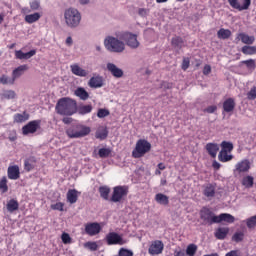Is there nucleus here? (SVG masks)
Returning a JSON list of instances; mask_svg holds the SVG:
<instances>
[{
  "instance_id": "obj_1",
  "label": "nucleus",
  "mask_w": 256,
  "mask_h": 256,
  "mask_svg": "<svg viewBox=\"0 0 256 256\" xmlns=\"http://www.w3.org/2000/svg\"><path fill=\"white\" fill-rule=\"evenodd\" d=\"M58 115L71 116L77 113V101L69 97L60 98L55 107Z\"/></svg>"
},
{
  "instance_id": "obj_2",
  "label": "nucleus",
  "mask_w": 256,
  "mask_h": 256,
  "mask_svg": "<svg viewBox=\"0 0 256 256\" xmlns=\"http://www.w3.org/2000/svg\"><path fill=\"white\" fill-rule=\"evenodd\" d=\"M64 19L67 27L75 29L81 23V12L75 8H68L64 12Z\"/></svg>"
},
{
  "instance_id": "obj_3",
  "label": "nucleus",
  "mask_w": 256,
  "mask_h": 256,
  "mask_svg": "<svg viewBox=\"0 0 256 256\" xmlns=\"http://www.w3.org/2000/svg\"><path fill=\"white\" fill-rule=\"evenodd\" d=\"M104 45L111 53H123L125 51V43L113 36H108L104 40Z\"/></svg>"
},
{
  "instance_id": "obj_4",
  "label": "nucleus",
  "mask_w": 256,
  "mask_h": 256,
  "mask_svg": "<svg viewBox=\"0 0 256 256\" xmlns=\"http://www.w3.org/2000/svg\"><path fill=\"white\" fill-rule=\"evenodd\" d=\"M149 151H151L150 142L145 139H139L132 151V157L134 159H141V157H145Z\"/></svg>"
},
{
  "instance_id": "obj_5",
  "label": "nucleus",
  "mask_w": 256,
  "mask_h": 256,
  "mask_svg": "<svg viewBox=\"0 0 256 256\" xmlns=\"http://www.w3.org/2000/svg\"><path fill=\"white\" fill-rule=\"evenodd\" d=\"M91 133V128L83 125H75L66 130V135L70 139H81V137H87Z\"/></svg>"
},
{
  "instance_id": "obj_6",
  "label": "nucleus",
  "mask_w": 256,
  "mask_h": 256,
  "mask_svg": "<svg viewBox=\"0 0 256 256\" xmlns=\"http://www.w3.org/2000/svg\"><path fill=\"white\" fill-rule=\"evenodd\" d=\"M120 41H125L126 45L130 47V49L139 48V40H137V34H133L131 32H120L116 35Z\"/></svg>"
},
{
  "instance_id": "obj_7",
  "label": "nucleus",
  "mask_w": 256,
  "mask_h": 256,
  "mask_svg": "<svg viewBox=\"0 0 256 256\" xmlns=\"http://www.w3.org/2000/svg\"><path fill=\"white\" fill-rule=\"evenodd\" d=\"M127 195H129V188L127 186H115L110 201L112 203H121Z\"/></svg>"
},
{
  "instance_id": "obj_8",
  "label": "nucleus",
  "mask_w": 256,
  "mask_h": 256,
  "mask_svg": "<svg viewBox=\"0 0 256 256\" xmlns=\"http://www.w3.org/2000/svg\"><path fill=\"white\" fill-rule=\"evenodd\" d=\"M250 169H251V162H249L248 159L241 160L235 164V167L233 169V175L234 177H239L243 175V173H249Z\"/></svg>"
},
{
  "instance_id": "obj_9",
  "label": "nucleus",
  "mask_w": 256,
  "mask_h": 256,
  "mask_svg": "<svg viewBox=\"0 0 256 256\" xmlns=\"http://www.w3.org/2000/svg\"><path fill=\"white\" fill-rule=\"evenodd\" d=\"M200 219L204 221L206 225L217 223V216L208 207H203L200 210Z\"/></svg>"
},
{
  "instance_id": "obj_10",
  "label": "nucleus",
  "mask_w": 256,
  "mask_h": 256,
  "mask_svg": "<svg viewBox=\"0 0 256 256\" xmlns=\"http://www.w3.org/2000/svg\"><path fill=\"white\" fill-rule=\"evenodd\" d=\"M41 129V120H32L22 127V135H34Z\"/></svg>"
},
{
  "instance_id": "obj_11",
  "label": "nucleus",
  "mask_w": 256,
  "mask_h": 256,
  "mask_svg": "<svg viewBox=\"0 0 256 256\" xmlns=\"http://www.w3.org/2000/svg\"><path fill=\"white\" fill-rule=\"evenodd\" d=\"M163 249H165V245L160 240H155L151 243L148 248L149 255H161L163 253Z\"/></svg>"
},
{
  "instance_id": "obj_12",
  "label": "nucleus",
  "mask_w": 256,
  "mask_h": 256,
  "mask_svg": "<svg viewBox=\"0 0 256 256\" xmlns=\"http://www.w3.org/2000/svg\"><path fill=\"white\" fill-rule=\"evenodd\" d=\"M85 233L90 237H95L101 233V224L97 222L87 223L85 225Z\"/></svg>"
},
{
  "instance_id": "obj_13",
  "label": "nucleus",
  "mask_w": 256,
  "mask_h": 256,
  "mask_svg": "<svg viewBox=\"0 0 256 256\" xmlns=\"http://www.w3.org/2000/svg\"><path fill=\"white\" fill-rule=\"evenodd\" d=\"M108 245H123V238L116 232H110L106 235Z\"/></svg>"
},
{
  "instance_id": "obj_14",
  "label": "nucleus",
  "mask_w": 256,
  "mask_h": 256,
  "mask_svg": "<svg viewBox=\"0 0 256 256\" xmlns=\"http://www.w3.org/2000/svg\"><path fill=\"white\" fill-rule=\"evenodd\" d=\"M7 175H8V179H11L12 181H17V179H20L21 171L19 169V166L18 165L9 166L7 169Z\"/></svg>"
},
{
  "instance_id": "obj_15",
  "label": "nucleus",
  "mask_w": 256,
  "mask_h": 256,
  "mask_svg": "<svg viewBox=\"0 0 256 256\" xmlns=\"http://www.w3.org/2000/svg\"><path fill=\"white\" fill-rule=\"evenodd\" d=\"M215 193H216V186L215 184H206L203 186V195L204 197H207V199H213V197H215Z\"/></svg>"
},
{
  "instance_id": "obj_16",
  "label": "nucleus",
  "mask_w": 256,
  "mask_h": 256,
  "mask_svg": "<svg viewBox=\"0 0 256 256\" xmlns=\"http://www.w3.org/2000/svg\"><path fill=\"white\" fill-rule=\"evenodd\" d=\"M88 86L91 87V89H99L103 87V78L100 75L91 77L88 81Z\"/></svg>"
},
{
  "instance_id": "obj_17",
  "label": "nucleus",
  "mask_w": 256,
  "mask_h": 256,
  "mask_svg": "<svg viewBox=\"0 0 256 256\" xmlns=\"http://www.w3.org/2000/svg\"><path fill=\"white\" fill-rule=\"evenodd\" d=\"M107 69L113 75V77H116V79H121L123 77V70L117 67V65L113 63L107 64Z\"/></svg>"
},
{
  "instance_id": "obj_18",
  "label": "nucleus",
  "mask_w": 256,
  "mask_h": 256,
  "mask_svg": "<svg viewBox=\"0 0 256 256\" xmlns=\"http://www.w3.org/2000/svg\"><path fill=\"white\" fill-rule=\"evenodd\" d=\"M71 72L73 73V75H76V77H87V75H89V72H87V70L81 68V66H79V64H72L70 66Z\"/></svg>"
},
{
  "instance_id": "obj_19",
  "label": "nucleus",
  "mask_w": 256,
  "mask_h": 256,
  "mask_svg": "<svg viewBox=\"0 0 256 256\" xmlns=\"http://www.w3.org/2000/svg\"><path fill=\"white\" fill-rule=\"evenodd\" d=\"M205 149H206L208 155H210V157H212V159H215V157H217V153H219V144L207 143L205 146Z\"/></svg>"
},
{
  "instance_id": "obj_20",
  "label": "nucleus",
  "mask_w": 256,
  "mask_h": 256,
  "mask_svg": "<svg viewBox=\"0 0 256 256\" xmlns=\"http://www.w3.org/2000/svg\"><path fill=\"white\" fill-rule=\"evenodd\" d=\"M236 41H242L245 45H253L255 43V36H249L245 33H239L236 37Z\"/></svg>"
},
{
  "instance_id": "obj_21",
  "label": "nucleus",
  "mask_w": 256,
  "mask_h": 256,
  "mask_svg": "<svg viewBox=\"0 0 256 256\" xmlns=\"http://www.w3.org/2000/svg\"><path fill=\"white\" fill-rule=\"evenodd\" d=\"M235 99L234 98H227L224 102H223V109L225 111V113H231L233 111H235Z\"/></svg>"
},
{
  "instance_id": "obj_22",
  "label": "nucleus",
  "mask_w": 256,
  "mask_h": 256,
  "mask_svg": "<svg viewBox=\"0 0 256 256\" xmlns=\"http://www.w3.org/2000/svg\"><path fill=\"white\" fill-rule=\"evenodd\" d=\"M79 193L80 192L75 189L68 190L66 195L68 203H71V205L77 203V199H79Z\"/></svg>"
},
{
  "instance_id": "obj_23",
  "label": "nucleus",
  "mask_w": 256,
  "mask_h": 256,
  "mask_svg": "<svg viewBox=\"0 0 256 256\" xmlns=\"http://www.w3.org/2000/svg\"><path fill=\"white\" fill-rule=\"evenodd\" d=\"M222 221L225 223H235V217L231 214L222 213L217 216L216 223H222Z\"/></svg>"
},
{
  "instance_id": "obj_24",
  "label": "nucleus",
  "mask_w": 256,
  "mask_h": 256,
  "mask_svg": "<svg viewBox=\"0 0 256 256\" xmlns=\"http://www.w3.org/2000/svg\"><path fill=\"white\" fill-rule=\"evenodd\" d=\"M28 70H29V66L27 64L20 65L13 70L12 77H14L15 80L19 79V77H21V75H23V73H25V71H28Z\"/></svg>"
},
{
  "instance_id": "obj_25",
  "label": "nucleus",
  "mask_w": 256,
  "mask_h": 256,
  "mask_svg": "<svg viewBox=\"0 0 256 256\" xmlns=\"http://www.w3.org/2000/svg\"><path fill=\"white\" fill-rule=\"evenodd\" d=\"M6 209L8 213H15V211H19V201L16 199H10L6 204Z\"/></svg>"
},
{
  "instance_id": "obj_26",
  "label": "nucleus",
  "mask_w": 256,
  "mask_h": 256,
  "mask_svg": "<svg viewBox=\"0 0 256 256\" xmlns=\"http://www.w3.org/2000/svg\"><path fill=\"white\" fill-rule=\"evenodd\" d=\"M231 152H227L225 150H220L218 154V161L221 163H228V161H233V155L229 154Z\"/></svg>"
},
{
  "instance_id": "obj_27",
  "label": "nucleus",
  "mask_w": 256,
  "mask_h": 256,
  "mask_svg": "<svg viewBox=\"0 0 256 256\" xmlns=\"http://www.w3.org/2000/svg\"><path fill=\"white\" fill-rule=\"evenodd\" d=\"M74 95H76V97H79L81 101H87V99H89V92H87V90H85V88L83 87H78L75 90Z\"/></svg>"
},
{
  "instance_id": "obj_28",
  "label": "nucleus",
  "mask_w": 256,
  "mask_h": 256,
  "mask_svg": "<svg viewBox=\"0 0 256 256\" xmlns=\"http://www.w3.org/2000/svg\"><path fill=\"white\" fill-rule=\"evenodd\" d=\"M25 121H29V113L27 111H24L21 113H16L14 115V123H25Z\"/></svg>"
},
{
  "instance_id": "obj_29",
  "label": "nucleus",
  "mask_w": 256,
  "mask_h": 256,
  "mask_svg": "<svg viewBox=\"0 0 256 256\" xmlns=\"http://www.w3.org/2000/svg\"><path fill=\"white\" fill-rule=\"evenodd\" d=\"M41 19V14L39 12H35L33 14L26 15L24 20L26 23H29L30 25L33 23H37Z\"/></svg>"
},
{
  "instance_id": "obj_30",
  "label": "nucleus",
  "mask_w": 256,
  "mask_h": 256,
  "mask_svg": "<svg viewBox=\"0 0 256 256\" xmlns=\"http://www.w3.org/2000/svg\"><path fill=\"white\" fill-rule=\"evenodd\" d=\"M155 201L156 203H159V205H169V196L163 194V193H158L155 195Z\"/></svg>"
},
{
  "instance_id": "obj_31",
  "label": "nucleus",
  "mask_w": 256,
  "mask_h": 256,
  "mask_svg": "<svg viewBox=\"0 0 256 256\" xmlns=\"http://www.w3.org/2000/svg\"><path fill=\"white\" fill-rule=\"evenodd\" d=\"M99 194L104 201H109V193H111V188L109 186H100L99 189Z\"/></svg>"
},
{
  "instance_id": "obj_32",
  "label": "nucleus",
  "mask_w": 256,
  "mask_h": 256,
  "mask_svg": "<svg viewBox=\"0 0 256 256\" xmlns=\"http://www.w3.org/2000/svg\"><path fill=\"white\" fill-rule=\"evenodd\" d=\"M172 47H176L177 49H183L185 45V41L180 36H175L171 40Z\"/></svg>"
},
{
  "instance_id": "obj_33",
  "label": "nucleus",
  "mask_w": 256,
  "mask_h": 256,
  "mask_svg": "<svg viewBox=\"0 0 256 256\" xmlns=\"http://www.w3.org/2000/svg\"><path fill=\"white\" fill-rule=\"evenodd\" d=\"M229 235V228H218L215 232L216 239L223 240Z\"/></svg>"
},
{
  "instance_id": "obj_34",
  "label": "nucleus",
  "mask_w": 256,
  "mask_h": 256,
  "mask_svg": "<svg viewBox=\"0 0 256 256\" xmlns=\"http://www.w3.org/2000/svg\"><path fill=\"white\" fill-rule=\"evenodd\" d=\"M231 35H232L231 30L225 29V28H221L217 32L218 39H223V40L229 39V37H231Z\"/></svg>"
},
{
  "instance_id": "obj_35",
  "label": "nucleus",
  "mask_w": 256,
  "mask_h": 256,
  "mask_svg": "<svg viewBox=\"0 0 256 256\" xmlns=\"http://www.w3.org/2000/svg\"><path fill=\"white\" fill-rule=\"evenodd\" d=\"M109 135V131H107V128H99L96 131V139H101V141L107 139V136Z\"/></svg>"
},
{
  "instance_id": "obj_36",
  "label": "nucleus",
  "mask_w": 256,
  "mask_h": 256,
  "mask_svg": "<svg viewBox=\"0 0 256 256\" xmlns=\"http://www.w3.org/2000/svg\"><path fill=\"white\" fill-rule=\"evenodd\" d=\"M254 181L255 179L253 176H246L242 179V185L246 187V189H251V187L254 185Z\"/></svg>"
},
{
  "instance_id": "obj_37",
  "label": "nucleus",
  "mask_w": 256,
  "mask_h": 256,
  "mask_svg": "<svg viewBox=\"0 0 256 256\" xmlns=\"http://www.w3.org/2000/svg\"><path fill=\"white\" fill-rule=\"evenodd\" d=\"M9 181L7 180V176H3L0 179V193H7L9 191V186L7 185Z\"/></svg>"
},
{
  "instance_id": "obj_38",
  "label": "nucleus",
  "mask_w": 256,
  "mask_h": 256,
  "mask_svg": "<svg viewBox=\"0 0 256 256\" xmlns=\"http://www.w3.org/2000/svg\"><path fill=\"white\" fill-rule=\"evenodd\" d=\"M0 83L2 85H15V77L12 76V78H9L7 75H2L0 77Z\"/></svg>"
},
{
  "instance_id": "obj_39",
  "label": "nucleus",
  "mask_w": 256,
  "mask_h": 256,
  "mask_svg": "<svg viewBox=\"0 0 256 256\" xmlns=\"http://www.w3.org/2000/svg\"><path fill=\"white\" fill-rule=\"evenodd\" d=\"M241 52L244 55H255L256 54V46H243Z\"/></svg>"
},
{
  "instance_id": "obj_40",
  "label": "nucleus",
  "mask_w": 256,
  "mask_h": 256,
  "mask_svg": "<svg viewBox=\"0 0 256 256\" xmlns=\"http://www.w3.org/2000/svg\"><path fill=\"white\" fill-rule=\"evenodd\" d=\"M98 155L101 159H107V157H111V148H100Z\"/></svg>"
},
{
  "instance_id": "obj_41",
  "label": "nucleus",
  "mask_w": 256,
  "mask_h": 256,
  "mask_svg": "<svg viewBox=\"0 0 256 256\" xmlns=\"http://www.w3.org/2000/svg\"><path fill=\"white\" fill-rule=\"evenodd\" d=\"M220 147L221 151H226L228 153H231V151H233V143L228 141H222Z\"/></svg>"
},
{
  "instance_id": "obj_42",
  "label": "nucleus",
  "mask_w": 256,
  "mask_h": 256,
  "mask_svg": "<svg viewBox=\"0 0 256 256\" xmlns=\"http://www.w3.org/2000/svg\"><path fill=\"white\" fill-rule=\"evenodd\" d=\"M93 111V106L91 105H83L78 108V113L80 115H87Z\"/></svg>"
},
{
  "instance_id": "obj_43",
  "label": "nucleus",
  "mask_w": 256,
  "mask_h": 256,
  "mask_svg": "<svg viewBox=\"0 0 256 256\" xmlns=\"http://www.w3.org/2000/svg\"><path fill=\"white\" fill-rule=\"evenodd\" d=\"M242 4L238 3L237 11H247L251 7V0H241Z\"/></svg>"
},
{
  "instance_id": "obj_44",
  "label": "nucleus",
  "mask_w": 256,
  "mask_h": 256,
  "mask_svg": "<svg viewBox=\"0 0 256 256\" xmlns=\"http://www.w3.org/2000/svg\"><path fill=\"white\" fill-rule=\"evenodd\" d=\"M196 253H197V245L189 244L186 248V255L187 256H195Z\"/></svg>"
},
{
  "instance_id": "obj_45",
  "label": "nucleus",
  "mask_w": 256,
  "mask_h": 256,
  "mask_svg": "<svg viewBox=\"0 0 256 256\" xmlns=\"http://www.w3.org/2000/svg\"><path fill=\"white\" fill-rule=\"evenodd\" d=\"M243 65H246L247 69L250 71H255L256 69V63L254 59L244 60L242 61Z\"/></svg>"
},
{
  "instance_id": "obj_46",
  "label": "nucleus",
  "mask_w": 256,
  "mask_h": 256,
  "mask_svg": "<svg viewBox=\"0 0 256 256\" xmlns=\"http://www.w3.org/2000/svg\"><path fill=\"white\" fill-rule=\"evenodd\" d=\"M16 95H17V94H16L15 91H13V90H5V91L2 93L3 99H15Z\"/></svg>"
},
{
  "instance_id": "obj_47",
  "label": "nucleus",
  "mask_w": 256,
  "mask_h": 256,
  "mask_svg": "<svg viewBox=\"0 0 256 256\" xmlns=\"http://www.w3.org/2000/svg\"><path fill=\"white\" fill-rule=\"evenodd\" d=\"M84 247L86 249H89L90 251H97L99 249L97 242H91V241L84 243Z\"/></svg>"
},
{
  "instance_id": "obj_48",
  "label": "nucleus",
  "mask_w": 256,
  "mask_h": 256,
  "mask_svg": "<svg viewBox=\"0 0 256 256\" xmlns=\"http://www.w3.org/2000/svg\"><path fill=\"white\" fill-rule=\"evenodd\" d=\"M246 225L248 229H253L256 227V216H252L246 220Z\"/></svg>"
},
{
  "instance_id": "obj_49",
  "label": "nucleus",
  "mask_w": 256,
  "mask_h": 256,
  "mask_svg": "<svg viewBox=\"0 0 256 256\" xmlns=\"http://www.w3.org/2000/svg\"><path fill=\"white\" fill-rule=\"evenodd\" d=\"M247 99H249V101H255L256 99V87L253 86L250 91L247 93Z\"/></svg>"
},
{
  "instance_id": "obj_50",
  "label": "nucleus",
  "mask_w": 256,
  "mask_h": 256,
  "mask_svg": "<svg viewBox=\"0 0 256 256\" xmlns=\"http://www.w3.org/2000/svg\"><path fill=\"white\" fill-rule=\"evenodd\" d=\"M50 207L53 211H64L65 204L63 202H58L56 204H52Z\"/></svg>"
},
{
  "instance_id": "obj_51",
  "label": "nucleus",
  "mask_w": 256,
  "mask_h": 256,
  "mask_svg": "<svg viewBox=\"0 0 256 256\" xmlns=\"http://www.w3.org/2000/svg\"><path fill=\"white\" fill-rule=\"evenodd\" d=\"M40 7H41V2H39V0H32L30 2V8L32 11H39Z\"/></svg>"
},
{
  "instance_id": "obj_52",
  "label": "nucleus",
  "mask_w": 256,
  "mask_h": 256,
  "mask_svg": "<svg viewBox=\"0 0 256 256\" xmlns=\"http://www.w3.org/2000/svg\"><path fill=\"white\" fill-rule=\"evenodd\" d=\"M35 169V166L31 163V160H25L24 161V170L29 173V171H33Z\"/></svg>"
},
{
  "instance_id": "obj_53",
  "label": "nucleus",
  "mask_w": 256,
  "mask_h": 256,
  "mask_svg": "<svg viewBox=\"0 0 256 256\" xmlns=\"http://www.w3.org/2000/svg\"><path fill=\"white\" fill-rule=\"evenodd\" d=\"M108 115H109V110L103 109V108L98 110L97 117H99V119L108 117Z\"/></svg>"
},
{
  "instance_id": "obj_54",
  "label": "nucleus",
  "mask_w": 256,
  "mask_h": 256,
  "mask_svg": "<svg viewBox=\"0 0 256 256\" xmlns=\"http://www.w3.org/2000/svg\"><path fill=\"white\" fill-rule=\"evenodd\" d=\"M243 237H245V235L243 234V232H236L233 235V241H236V243H240V241H243Z\"/></svg>"
},
{
  "instance_id": "obj_55",
  "label": "nucleus",
  "mask_w": 256,
  "mask_h": 256,
  "mask_svg": "<svg viewBox=\"0 0 256 256\" xmlns=\"http://www.w3.org/2000/svg\"><path fill=\"white\" fill-rule=\"evenodd\" d=\"M191 65V60L189 58H183L181 69L187 71Z\"/></svg>"
},
{
  "instance_id": "obj_56",
  "label": "nucleus",
  "mask_w": 256,
  "mask_h": 256,
  "mask_svg": "<svg viewBox=\"0 0 256 256\" xmlns=\"http://www.w3.org/2000/svg\"><path fill=\"white\" fill-rule=\"evenodd\" d=\"M119 256H133V251L125 249V248H121L118 252Z\"/></svg>"
},
{
  "instance_id": "obj_57",
  "label": "nucleus",
  "mask_w": 256,
  "mask_h": 256,
  "mask_svg": "<svg viewBox=\"0 0 256 256\" xmlns=\"http://www.w3.org/2000/svg\"><path fill=\"white\" fill-rule=\"evenodd\" d=\"M61 239L64 245H69V243H71V236L68 233H62Z\"/></svg>"
},
{
  "instance_id": "obj_58",
  "label": "nucleus",
  "mask_w": 256,
  "mask_h": 256,
  "mask_svg": "<svg viewBox=\"0 0 256 256\" xmlns=\"http://www.w3.org/2000/svg\"><path fill=\"white\" fill-rule=\"evenodd\" d=\"M36 54V50H30L29 52L24 53V59H31V57L35 56Z\"/></svg>"
},
{
  "instance_id": "obj_59",
  "label": "nucleus",
  "mask_w": 256,
  "mask_h": 256,
  "mask_svg": "<svg viewBox=\"0 0 256 256\" xmlns=\"http://www.w3.org/2000/svg\"><path fill=\"white\" fill-rule=\"evenodd\" d=\"M229 5L232 7V9H238L239 7V0H228Z\"/></svg>"
},
{
  "instance_id": "obj_60",
  "label": "nucleus",
  "mask_w": 256,
  "mask_h": 256,
  "mask_svg": "<svg viewBox=\"0 0 256 256\" xmlns=\"http://www.w3.org/2000/svg\"><path fill=\"white\" fill-rule=\"evenodd\" d=\"M217 111V106L212 105L208 106L206 109H204V113H215Z\"/></svg>"
},
{
  "instance_id": "obj_61",
  "label": "nucleus",
  "mask_w": 256,
  "mask_h": 256,
  "mask_svg": "<svg viewBox=\"0 0 256 256\" xmlns=\"http://www.w3.org/2000/svg\"><path fill=\"white\" fill-rule=\"evenodd\" d=\"M15 57H16V59H24V52L21 50H16Z\"/></svg>"
},
{
  "instance_id": "obj_62",
  "label": "nucleus",
  "mask_w": 256,
  "mask_h": 256,
  "mask_svg": "<svg viewBox=\"0 0 256 256\" xmlns=\"http://www.w3.org/2000/svg\"><path fill=\"white\" fill-rule=\"evenodd\" d=\"M211 73V65H205L203 69V75H209Z\"/></svg>"
},
{
  "instance_id": "obj_63",
  "label": "nucleus",
  "mask_w": 256,
  "mask_h": 256,
  "mask_svg": "<svg viewBox=\"0 0 256 256\" xmlns=\"http://www.w3.org/2000/svg\"><path fill=\"white\" fill-rule=\"evenodd\" d=\"M212 167L213 169H215L216 171H219V169H221V164L219 162H217V160H214L212 162Z\"/></svg>"
},
{
  "instance_id": "obj_64",
  "label": "nucleus",
  "mask_w": 256,
  "mask_h": 256,
  "mask_svg": "<svg viewBox=\"0 0 256 256\" xmlns=\"http://www.w3.org/2000/svg\"><path fill=\"white\" fill-rule=\"evenodd\" d=\"M174 256H187V252L185 253L184 250H175Z\"/></svg>"
}]
</instances>
